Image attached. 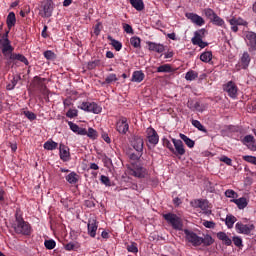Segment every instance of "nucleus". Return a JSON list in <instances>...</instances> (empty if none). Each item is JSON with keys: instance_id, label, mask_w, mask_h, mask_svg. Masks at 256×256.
Listing matches in <instances>:
<instances>
[{"instance_id": "aec40b11", "label": "nucleus", "mask_w": 256, "mask_h": 256, "mask_svg": "<svg viewBox=\"0 0 256 256\" xmlns=\"http://www.w3.org/2000/svg\"><path fill=\"white\" fill-rule=\"evenodd\" d=\"M229 23L234 33H237L239 31V27H237L238 25H247V21L243 20V18H232L229 20Z\"/></svg>"}, {"instance_id": "69168bd1", "label": "nucleus", "mask_w": 256, "mask_h": 256, "mask_svg": "<svg viewBox=\"0 0 256 256\" xmlns=\"http://www.w3.org/2000/svg\"><path fill=\"white\" fill-rule=\"evenodd\" d=\"M123 29L126 33H133V27L129 24H123Z\"/></svg>"}, {"instance_id": "393cba45", "label": "nucleus", "mask_w": 256, "mask_h": 256, "mask_svg": "<svg viewBox=\"0 0 256 256\" xmlns=\"http://www.w3.org/2000/svg\"><path fill=\"white\" fill-rule=\"evenodd\" d=\"M192 207L207 211V209H209V202L207 200H194V202H192Z\"/></svg>"}, {"instance_id": "c9c22d12", "label": "nucleus", "mask_w": 256, "mask_h": 256, "mask_svg": "<svg viewBox=\"0 0 256 256\" xmlns=\"http://www.w3.org/2000/svg\"><path fill=\"white\" fill-rule=\"evenodd\" d=\"M174 72H175V69L171 67V64L160 65L157 68V73H174Z\"/></svg>"}, {"instance_id": "49530a36", "label": "nucleus", "mask_w": 256, "mask_h": 256, "mask_svg": "<svg viewBox=\"0 0 256 256\" xmlns=\"http://www.w3.org/2000/svg\"><path fill=\"white\" fill-rule=\"evenodd\" d=\"M79 116V110L77 109H69L67 112H66V117H68V119H75V117H78Z\"/></svg>"}, {"instance_id": "9d476101", "label": "nucleus", "mask_w": 256, "mask_h": 256, "mask_svg": "<svg viewBox=\"0 0 256 256\" xmlns=\"http://www.w3.org/2000/svg\"><path fill=\"white\" fill-rule=\"evenodd\" d=\"M129 175L137 177L138 179H145L147 177V169L141 166L132 167L128 170Z\"/></svg>"}, {"instance_id": "6ab92c4d", "label": "nucleus", "mask_w": 256, "mask_h": 256, "mask_svg": "<svg viewBox=\"0 0 256 256\" xmlns=\"http://www.w3.org/2000/svg\"><path fill=\"white\" fill-rule=\"evenodd\" d=\"M53 9H55L53 0H46L43 4L44 17H51L53 15Z\"/></svg>"}, {"instance_id": "2f4dec72", "label": "nucleus", "mask_w": 256, "mask_h": 256, "mask_svg": "<svg viewBox=\"0 0 256 256\" xmlns=\"http://www.w3.org/2000/svg\"><path fill=\"white\" fill-rule=\"evenodd\" d=\"M129 3L136 11H143L145 9L143 0H129Z\"/></svg>"}, {"instance_id": "0eeeda50", "label": "nucleus", "mask_w": 256, "mask_h": 256, "mask_svg": "<svg viewBox=\"0 0 256 256\" xmlns=\"http://www.w3.org/2000/svg\"><path fill=\"white\" fill-rule=\"evenodd\" d=\"M11 30H6V32L2 35L0 39V49L2 54L11 50L13 46L11 45V40H9V32Z\"/></svg>"}, {"instance_id": "72a5a7b5", "label": "nucleus", "mask_w": 256, "mask_h": 256, "mask_svg": "<svg viewBox=\"0 0 256 256\" xmlns=\"http://www.w3.org/2000/svg\"><path fill=\"white\" fill-rule=\"evenodd\" d=\"M44 149H46V151H55V149H57V147H59V144L55 141H53L52 139H49L48 141H46L43 145Z\"/></svg>"}, {"instance_id": "6e6d98bb", "label": "nucleus", "mask_w": 256, "mask_h": 256, "mask_svg": "<svg viewBox=\"0 0 256 256\" xmlns=\"http://www.w3.org/2000/svg\"><path fill=\"white\" fill-rule=\"evenodd\" d=\"M86 135L90 139H97V130L89 128L88 131L86 130Z\"/></svg>"}, {"instance_id": "2eb2a0df", "label": "nucleus", "mask_w": 256, "mask_h": 256, "mask_svg": "<svg viewBox=\"0 0 256 256\" xmlns=\"http://www.w3.org/2000/svg\"><path fill=\"white\" fill-rule=\"evenodd\" d=\"M59 155L61 161H64L66 163L71 159V153L69 152V147L65 146V144L60 143L59 145Z\"/></svg>"}, {"instance_id": "79ce46f5", "label": "nucleus", "mask_w": 256, "mask_h": 256, "mask_svg": "<svg viewBox=\"0 0 256 256\" xmlns=\"http://www.w3.org/2000/svg\"><path fill=\"white\" fill-rule=\"evenodd\" d=\"M130 44L134 49H141V38L133 36L130 38Z\"/></svg>"}, {"instance_id": "6e6552de", "label": "nucleus", "mask_w": 256, "mask_h": 256, "mask_svg": "<svg viewBox=\"0 0 256 256\" xmlns=\"http://www.w3.org/2000/svg\"><path fill=\"white\" fill-rule=\"evenodd\" d=\"M235 229L237 233H240L242 235H251V231L255 229V225L243 224L242 222H237L235 225Z\"/></svg>"}, {"instance_id": "338daca9", "label": "nucleus", "mask_w": 256, "mask_h": 256, "mask_svg": "<svg viewBox=\"0 0 256 256\" xmlns=\"http://www.w3.org/2000/svg\"><path fill=\"white\" fill-rule=\"evenodd\" d=\"M102 139L106 142V143H111V138L109 137V134H107L106 132L102 133Z\"/></svg>"}, {"instance_id": "f704fd0d", "label": "nucleus", "mask_w": 256, "mask_h": 256, "mask_svg": "<svg viewBox=\"0 0 256 256\" xmlns=\"http://www.w3.org/2000/svg\"><path fill=\"white\" fill-rule=\"evenodd\" d=\"M145 79V73L143 71H134L132 74V81L134 83H141Z\"/></svg>"}, {"instance_id": "1a4fd4ad", "label": "nucleus", "mask_w": 256, "mask_h": 256, "mask_svg": "<svg viewBox=\"0 0 256 256\" xmlns=\"http://www.w3.org/2000/svg\"><path fill=\"white\" fill-rule=\"evenodd\" d=\"M146 137L148 139V143H150V145H153V147H155V145L159 143V134H157L155 128H147Z\"/></svg>"}, {"instance_id": "13d9d810", "label": "nucleus", "mask_w": 256, "mask_h": 256, "mask_svg": "<svg viewBox=\"0 0 256 256\" xmlns=\"http://www.w3.org/2000/svg\"><path fill=\"white\" fill-rule=\"evenodd\" d=\"M232 241L236 247H243V239L239 236H234Z\"/></svg>"}, {"instance_id": "9b49d317", "label": "nucleus", "mask_w": 256, "mask_h": 256, "mask_svg": "<svg viewBox=\"0 0 256 256\" xmlns=\"http://www.w3.org/2000/svg\"><path fill=\"white\" fill-rule=\"evenodd\" d=\"M172 143L175 147L174 152L172 153L176 155V157L185 155V145L183 144V141L172 138Z\"/></svg>"}, {"instance_id": "b1692460", "label": "nucleus", "mask_w": 256, "mask_h": 256, "mask_svg": "<svg viewBox=\"0 0 256 256\" xmlns=\"http://www.w3.org/2000/svg\"><path fill=\"white\" fill-rule=\"evenodd\" d=\"M68 126L73 131V133H76V135H87V129L79 127V125L68 121Z\"/></svg>"}, {"instance_id": "5701e85b", "label": "nucleus", "mask_w": 256, "mask_h": 256, "mask_svg": "<svg viewBox=\"0 0 256 256\" xmlns=\"http://www.w3.org/2000/svg\"><path fill=\"white\" fill-rule=\"evenodd\" d=\"M19 81H21V74L12 75V79H10L6 85L7 91H13Z\"/></svg>"}, {"instance_id": "de8ad7c7", "label": "nucleus", "mask_w": 256, "mask_h": 256, "mask_svg": "<svg viewBox=\"0 0 256 256\" xmlns=\"http://www.w3.org/2000/svg\"><path fill=\"white\" fill-rule=\"evenodd\" d=\"M162 144L164 147H167L171 153H175V148L173 147V144H171V141L167 138L162 139Z\"/></svg>"}, {"instance_id": "603ef678", "label": "nucleus", "mask_w": 256, "mask_h": 256, "mask_svg": "<svg viewBox=\"0 0 256 256\" xmlns=\"http://www.w3.org/2000/svg\"><path fill=\"white\" fill-rule=\"evenodd\" d=\"M205 16L210 19V21L214 18V16L217 15V13H215V11L211 8H206L204 10Z\"/></svg>"}, {"instance_id": "bf43d9fd", "label": "nucleus", "mask_w": 256, "mask_h": 256, "mask_svg": "<svg viewBox=\"0 0 256 256\" xmlns=\"http://www.w3.org/2000/svg\"><path fill=\"white\" fill-rule=\"evenodd\" d=\"M100 181L101 183H103V185H106V187H111V180L109 179V177L102 175L100 177Z\"/></svg>"}, {"instance_id": "e2e57ef3", "label": "nucleus", "mask_w": 256, "mask_h": 256, "mask_svg": "<svg viewBox=\"0 0 256 256\" xmlns=\"http://www.w3.org/2000/svg\"><path fill=\"white\" fill-rule=\"evenodd\" d=\"M220 161H221L222 163H225L226 165H229V166L233 165V160H231V158H229V157H227V156H222V157L220 158Z\"/></svg>"}, {"instance_id": "ddd939ff", "label": "nucleus", "mask_w": 256, "mask_h": 256, "mask_svg": "<svg viewBox=\"0 0 256 256\" xmlns=\"http://www.w3.org/2000/svg\"><path fill=\"white\" fill-rule=\"evenodd\" d=\"M116 130L120 135H127V131H129V123H127V119L125 117H121L116 123Z\"/></svg>"}, {"instance_id": "7c9ffc66", "label": "nucleus", "mask_w": 256, "mask_h": 256, "mask_svg": "<svg viewBox=\"0 0 256 256\" xmlns=\"http://www.w3.org/2000/svg\"><path fill=\"white\" fill-rule=\"evenodd\" d=\"M187 108L191 109V111H199V113H203V108H201V103L195 102L193 100H189L187 102Z\"/></svg>"}, {"instance_id": "4468645a", "label": "nucleus", "mask_w": 256, "mask_h": 256, "mask_svg": "<svg viewBox=\"0 0 256 256\" xmlns=\"http://www.w3.org/2000/svg\"><path fill=\"white\" fill-rule=\"evenodd\" d=\"M223 89L232 99H235L237 97L238 88L235 82L229 81L227 84L224 85Z\"/></svg>"}, {"instance_id": "4c0bfd02", "label": "nucleus", "mask_w": 256, "mask_h": 256, "mask_svg": "<svg viewBox=\"0 0 256 256\" xmlns=\"http://www.w3.org/2000/svg\"><path fill=\"white\" fill-rule=\"evenodd\" d=\"M108 40L110 41V45L114 47L115 51H121V49H123V44L119 40H116L111 36H108Z\"/></svg>"}, {"instance_id": "a211bd4d", "label": "nucleus", "mask_w": 256, "mask_h": 256, "mask_svg": "<svg viewBox=\"0 0 256 256\" xmlns=\"http://www.w3.org/2000/svg\"><path fill=\"white\" fill-rule=\"evenodd\" d=\"M186 17L187 19H190L192 23H194L195 25H198V27H203V25H205V20L203 19V17L195 13H187Z\"/></svg>"}, {"instance_id": "f03ea898", "label": "nucleus", "mask_w": 256, "mask_h": 256, "mask_svg": "<svg viewBox=\"0 0 256 256\" xmlns=\"http://www.w3.org/2000/svg\"><path fill=\"white\" fill-rule=\"evenodd\" d=\"M13 51H15L14 47H12L11 50H7L6 52L2 53L4 59L8 61V65L9 63H13L15 65L17 61H19L20 63H23L26 66L29 65V60L27 59V57H25V55L14 53Z\"/></svg>"}, {"instance_id": "ea45409f", "label": "nucleus", "mask_w": 256, "mask_h": 256, "mask_svg": "<svg viewBox=\"0 0 256 256\" xmlns=\"http://www.w3.org/2000/svg\"><path fill=\"white\" fill-rule=\"evenodd\" d=\"M191 124L193 125V127L198 129V131H201L202 133H207V128H205V126H203V124H201L199 120L192 119Z\"/></svg>"}, {"instance_id": "774afa93", "label": "nucleus", "mask_w": 256, "mask_h": 256, "mask_svg": "<svg viewBox=\"0 0 256 256\" xmlns=\"http://www.w3.org/2000/svg\"><path fill=\"white\" fill-rule=\"evenodd\" d=\"M101 33V24L97 23L94 27V34L97 36Z\"/></svg>"}, {"instance_id": "a19ab883", "label": "nucleus", "mask_w": 256, "mask_h": 256, "mask_svg": "<svg viewBox=\"0 0 256 256\" xmlns=\"http://www.w3.org/2000/svg\"><path fill=\"white\" fill-rule=\"evenodd\" d=\"M213 59V53L211 51H206L200 55V60L203 63H209Z\"/></svg>"}, {"instance_id": "f257e3e1", "label": "nucleus", "mask_w": 256, "mask_h": 256, "mask_svg": "<svg viewBox=\"0 0 256 256\" xmlns=\"http://www.w3.org/2000/svg\"><path fill=\"white\" fill-rule=\"evenodd\" d=\"M12 228L17 235H31V224L23 219V214L19 210L15 213V221L12 224Z\"/></svg>"}, {"instance_id": "20e7f679", "label": "nucleus", "mask_w": 256, "mask_h": 256, "mask_svg": "<svg viewBox=\"0 0 256 256\" xmlns=\"http://www.w3.org/2000/svg\"><path fill=\"white\" fill-rule=\"evenodd\" d=\"M45 81H47L46 78H41L39 76H35L32 80V87L34 89H37L42 93V95H49V89L47 88V85L45 84Z\"/></svg>"}, {"instance_id": "cd10ccee", "label": "nucleus", "mask_w": 256, "mask_h": 256, "mask_svg": "<svg viewBox=\"0 0 256 256\" xmlns=\"http://www.w3.org/2000/svg\"><path fill=\"white\" fill-rule=\"evenodd\" d=\"M65 179L70 185H76V183H79V174L77 172H70L65 176Z\"/></svg>"}, {"instance_id": "37998d69", "label": "nucleus", "mask_w": 256, "mask_h": 256, "mask_svg": "<svg viewBox=\"0 0 256 256\" xmlns=\"http://www.w3.org/2000/svg\"><path fill=\"white\" fill-rule=\"evenodd\" d=\"M197 77H199V73H197L193 70L188 71L185 75L186 81H195V79H197Z\"/></svg>"}, {"instance_id": "a18cd8bd", "label": "nucleus", "mask_w": 256, "mask_h": 256, "mask_svg": "<svg viewBox=\"0 0 256 256\" xmlns=\"http://www.w3.org/2000/svg\"><path fill=\"white\" fill-rule=\"evenodd\" d=\"M215 243V240L211 235H206L204 238H202V244L205 245V247H209Z\"/></svg>"}, {"instance_id": "58836bf2", "label": "nucleus", "mask_w": 256, "mask_h": 256, "mask_svg": "<svg viewBox=\"0 0 256 256\" xmlns=\"http://www.w3.org/2000/svg\"><path fill=\"white\" fill-rule=\"evenodd\" d=\"M180 139L184 141L185 145L189 147L190 149H193L195 147V141H193L191 138L187 137L185 134H180Z\"/></svg>"}, {"instance_id": "dca6fc26", "label": "nucleus", "mask_w": 256, "mask_h": 256, "mask_svg": "<svg viewBox=\"0 0 256 256\" xmlns=\"http://www.w3.org/2000/svg\"><path fill=\"white\" fill-rule=\"evenodd\" d=\"M131 145L133 149H135L136 153H143V138L139 136H134L131 141Z\"/></svg>"}, {"instance_id": "c03bdc74", "label": "nucleus", "mask_w": 256, "mask_h": 256, "mask_svg": "<svg viewBox=\"0 0 256 256\" xmlns=\"http://www.w3.org/2000/svg\"><path fill=\"white\" fill-rule=\"evenodd\" d=\"M210 21L211 23H213V25H217L218 27H223V25H225V21L217 14Z\"/></svg>"}, {"instance_id": "5fc2aeb1", "label": "nucleus", "mask_w": 256, "mask_h": 256, "mask_svg": "<svg viewBox=\"0 0 256 256\" xmlns=\"http://www.w3.org/2000/svg\"><path fill=\"white\" fill-rule=\"evenodd\" d=\"M23 115H25V117L28 118L29 121H35V119H37V114L29 110L24 111Z\"/></svg>"}, {"instance_id": "4d7b16f0", "label": "nucleus", "mask_w": 256, "mask_h": 256, "mask_svg": "<svg viewBox=\"0 0 256 256\" xmlns=\"http://www.w3.org/2000/svg\"><path fill=\"white\" fill-rule=\"evenodd\" d=\"M243 161H246V163H251L252 165H256V157L255 156H249L245 155L242 157Z\"/></svg>"}, {"instance_id": "e433bc0d", "label": "nucleus", "mask_w": 256, "mask_h": 256, "mask_svg": "<svg viewBox=\"0 0 256 256\" xmlns=\"http://www.w3.org/2000/svg\"><path fill=\"white\" fill-rule=\"evenodd\" d=\"M237 223V217L233 216L232 214H228L225 219V225L228 229H233V225Z\"/></svg>"}, {"instance_id": "7ed1b4c3", "label": "nucleus", "mask_w": 256, "mask_h": 256, "mask_svg": "<svg viewBox=\"0 0 256 256\" xmlns=\"http://www.w3.org/2000/svg\"><path fill=\"white\" fill-rule=\"evenodd\" d=\"M163 219H165L168 225H171L172 229H176L178 231H181L183 229V222L181 221V218L177 216V214H163Z\"/></svg>"}, {"instance_id": "412c9836", "label": "nucleus", "mask_w": 256, "mask_h": 256, "mask_svg": "<svg viewBox=\"0 0 256 256\" xmlns=\"http://www.w3.org/2000/svg\"><path fill=\"white\" fill-rule=\"evenodd\" d=\"M149 51H154L155 53H163L165 51V45L148 41L146 42Z\"/></svg>"}, {"instance_id": "473e14b6", "label": "nucleus", "mask_w": 256, "mask_h": 256, "mask_svg": "<svg viewBox=\"0 0 256 256\" xmlns=\"http://www.w3.org/2000/svg\"><path fill=\"white\" fill-rule=\"evenodd\" d=\"M217 238L220 241H223L225 243V245H227L228 247L233 244V241L231 240V238H229V236H227V234L225 232H218Z\"/></svg>"}, {"instance_id": "052dcab7", "label": "nucleus", "mask_w": 256, "mask_h": 256, "mask_svg": "<svg viewBox=\"0 0 256 256\" xmlns=\"http://www.w3.org/2000/svg\"><path fill=\"white\" fill-rule=\"evenodd\" d=\"M225 195L229 199H235V196L237 197V192H235V190L228 189L225 191Z\"/></svg>"}, {"instance_id": "f8f14e48", "label": "nucleus", "mask_w": 256, "mask_h": 256, "mask_svg": "<svg viewBox=\"0 0 256 256\" xmlns=\"http://www.w3.org/2000/svg\"><path fill=\"white\" fill-rule=\"evenodd\" d=\"M251 63V56L249 52H244L240 58V62L236 65V70L241 71V69H247Z\"/></svg>"}, {"instance_id": "680f3d73", "label": "nucleus", "mask_w": 256, "mask_h": 256, "mask_svg": "<svg viewBox=\"0 0 256 256\" xmlns=\"http://www.w3.org/2000/svg\"><path fill=\"white\" fill-rule=\"evenodd\" d=\"M101 63V61H99V60H94V61H92V62H88V69H90V71L91 70H93V69H95V67H99V64Z\"/></svg>"}, {"instance_id": "423d86ee", "label": "nucleus", "mask_w": 256, "mask_h": 256, "mask_svg": "<svg viewBox=\"0 0 256 256\" xmlns=\"http://www.w3.org/2000/svg\"><path fill=\"white\" fill-rule=\"evenodd\" d=\"M78 109L86 111V113H94V115H99L103 111V108L95 102H82Z\"/></svg>"}, {"instance_id": "f3484780", "label": "nucleus", "mask_w": 256, "mask_h": 256, "mask_svg": "<svg viewBox=\"0 0 256 256\" xmlns=\"http://www.w3.org/2000/svg\"><path fill=\"white\" fill-rule=\"evenodd\" d=\"M98 227L99 226L97 225V220L96 219H89L88 224H87L88 235L91 236L92 238H95L96 235H97Z\"/></svg>"}, {"instance_id": "0e129e2a", "label": "nucleus", "mask_w": 256, "mask_h": 256, "mask_svg": "<svg viewBox=\"0 0 256 256\" xmlns=\"http://www.w3.org/2000/svg\"><path fill=\"white\" fill-rule=\"evenodd\" d=\"M203 225L206 229H215V222L213 221H204Z\"/></svg>"}, {"instance_id": "39448f33", "label": "nucleus", "mask_w": 256, "mask_h": 256, "mask_svg": "<svg viewBox=\"0 0 256 256\" xmlns=\"http://www.w3.org/2000/svg\"><path fill=\"white\" fill-rule=\"evenodd\" d=\"M184 235L186 241H188V243H191L193 247H199L203 245V237H199L195 232L189 229H184Z\"/></svg>"}, {"instance_id": "09e8293b", "label": "nucleus", "mask_w": 256, "mask_h": 256, "mask_svg": "<svg viewBox=\"0 0 256 256\" xmlns=\"http://www.w3.org/2000/svg\"><path fill=\"white\" fill-rule=\"evenodd\" d=\"M116 81H119L117 74L112 73L105 78V83H107V85H111V83H115Z\"/></svg>"}, {"instance_id": "a878e982", "label": "nucleus", "mask_w": 256, "mask_h": 256, "mask_svg": "<svg viewBox=\"0 0 256 256\" xmlns=\"http://www.w3.org/2000/svg\"><path fill=\"white\" fill-rule=\"evenodd\" d=\"M246 43L251 49H256V34L255 32H247L246 34Z\"/></svg>"}, {"instance_id": "864d4df0", "label": "nucleus", "mask_w": 256, "mask_h": 256, "mask_svg": "<svg viewBox=\"0 0 256 256\" xmlns=\"http://www.w3.org/2000/svg\"><path fill=\"white\" fill-rule=\"evenodd\" d=\"M127 251L129 253H139V248H137V243L132 242L127 246Z\"/></svg>"}, {"instance_id": "3c124183", "label": "nucleus", "mask_w": 256, "mask_h": 256, "mask_svg": "<svg viewBox=\"0 0 256 256\" xmlns=\"http://www.w3.org/2000/svg\"><path fill=\"white\" fill-rule=\"evenodd\" d=\"M57 243L55 242V240L50 239V240H45L44 242V247H46V249L51 250L54 247H56Z\"/></svg>"}, {"instance_id": "c756f323", "label": "nucleus", "mask_w": 256, "mask_h": 256, "mask_svg": "<svg viewBox=\"0 0 256 256\" xmlns=\"http://www.w3.org/2000/svg\"><path fill=\"white\" fill-rule=\"evenodd\" d=\"M203 37H205V29H200L194 33V37L191 39V42L196 45L200 41H203Z\"/></svg>"}, {"instance_id": "4be33fe9", "label": "nucleus", "mask_w": 256, "mask_h": 256, "mask_svg": "<svg viewBox=\"0 0 256 256\" xmlns=\"http://www.w3.org/2000/svg\"><path fill=\"white\" fill-rule=\"evenodd\" d=\"M242 143L243 145H247L248 149H250V151H256V145L255 143V137L253 135H246L243 139H242Z\"/></svg>"}, {"instance_id": "8fccbe9b", "label": "nucleus", "mask_w": 256, "mask_h": 256, "mask_svg": "<svg viewBox=\"0 0 256 256\" xmlns=\"http://www.w3.org/2000/svg\"><path fill=\"white\" fill-rule=\"evenodd\" d=\"M45 59H47V61H53L54 59L57 58V55L54 54L53 51L51 50H47L43 53Z\"/></svg>"}, {"instance_id": "bb28decb", "label": "nucleus", "mask_w": 256, "mask_h": 256, "mask_svg": "<svg viewBox=\"0 0 256 256\" xmlns=\"http://www.w3.org/2000/svg\"><path fill=\"white\" fill-rule=\"evenodd\" d=\"M16 23H17V17L15 16V12H10L6 18V25L9 31H11L13 27H15Z\"/></svg>"}, {"instance_id": "c85d7f7f", "label": "nucleus", "mask_w": 256, "mask_h": 256, "mask_svg": "<svg viewBox=\"0 0 256 256\" xmlns=\"http://www.w3.org/2000/svg\"><path fill=\"white\" fill-rule=\"evenodd\" d=\"M231 203H235V205H237L238 209H245V207H247V205H249V202L247 201V198L245 197H241L238 199H232Z\"/></svg>"}]
</instances>
